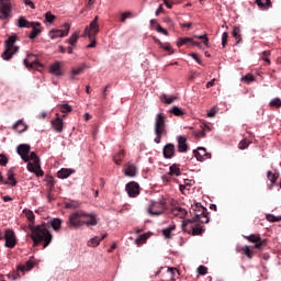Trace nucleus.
I'll use <instances>...</instances> for the list:
<instances>
[{
  "mask_svg": "<svg viewBox=\"0 0 281 281\" xmlns=\"http://www.w3.org/2000/svg\"><path fill=\"white\" fill-rule=\"evenodd\" d=\"M32 146L27 144H20L16 147V153L20 155L22 161H24L26 165V168L29 172H33L36 175V177H43L45 172L43 169H41V158H38V155H36L35 151H31Z\"/></svg>",
  "mask_w": 281,
  "mask_h": 281,
  "instance_id": "nucleus-1",
  "label": "nucleus"
},
{
  "mask_svg": "<svg viewBox=\"0 0 281 281\" xmlns=\"http://www.w3.org/2000/svg\"><path fill=\"white\" fill-rule=\"evenodd\" d=\"M29 228L31 231V238L33 240L34 247H38V245H41V243H43L44 249L46 247H49L54 236L52 235L49 229H47V224L44 223V224L36 225V226L29 225Z\"/></svg>",
  "mask_w": 281,
  "mask_h": 281,
  "instance_id": "nucleus-2",
  "label": "nucleus"
},
{
  "mask_svg": "<svg viewBox=\"0 0 281 281\" xmlns=\"http://www.w3.org/2000/svg\"><path fill=\"white\" fill-rule=\"evenodd\" d=\"M68 227H82V225H87V227L98 225V217L95 214H88L85 211H76L75 213L70 214L68 222Z\"/></svg>",
  "mask_w": 281,
  "mask_h": 281,
  "instance_id": "nucleus-3",
  "label": "nucleus"
},
{
  "mask_svg": "<svg viewBox=\"0 0 281 281\" xmlns=\"http://www.w3.org/2000/svg\"><path fill=\"white\" fill-rule=\"evenodd\" d=\"M98 19L99 18L95 16L93 21L88 26H86L81 35L82 38H89V41L91 42L87 45V49H91L97 45L95 36H98V34L100 33V25L98 24Z\"/></svg>",
  "mask_w": 281,
  "mask_h": 281,
  "instance_id": "nucleus-4",
  "label": "nucleus"
},
{
  "mask_svg": "<svg viewBox=\"0 0 281 281\" xmlns=\"http://www.w3.org/2000/svg\"><path fill=\"white\" fill-rule=\"evenodd\" d=\"M166 114L158 113L155 117L154 133L156 135L154 142L156 144H161V137L168 135V130L166 128Z\"/></svg>",
  "mask_w": 281,
  "mask_h": 281,
  "instance_id": "nucleus-5",
  "label": "nucleus"
},
{
  "mask_svg": "<svg viewBox=\"0 0 281 281\" xmlns=\"http://www.w3.org/2000/svg\"><path fill=\"white\" fill-rule=\"evenodd\" d=\"M190 214L194 216L193 221L200 223V225H205V223H210V216H207V209L203 207L201 203H195L194 205H192Z\"/></svg>",
  "mask_w": 281,
  "mask_h": 281,
  "instance_id": "nucleus-6",
  "label": "nucleus"
},
{
  "mask_svg": "<svg viewBox=\"0 0 281 281\" xmlns=\"http://www.w3.org/2000/svg\"><path fill=\"white\" fill-rule=\"evenodd\" d=\"M182 231L192 236H201L205 232V226L192 218L182 222Z\"/></svg>",
  "mask_w": 281,
  "mask_h": 281,
  "instance_id": "nucleus-7",
  "label": "nucleus"
},
{
  "mask_svg": "<svg viewBox=\"0 0 281 281\" xmlns=\"http://www.w3.org/2000/svg\"><path fill=\"white\" fill-rule=\"evenodd\" d=\"M36 262H34V257H31V260H27L25 265H19L16 272L12 274H8L9 280H20L25 276V271H32L33 267H35Z\"/></svg>",
  "mask_w": 281,
  "mask_h": 281,
  "instance_id": "nucleus-8",
  "label": "nucleus"
},
{
  "mask_svg": "<svg viewBox=\"0 0 281 281\" xmlns=\"http://www.w3.org/2000/svg\"><path fill=\"white\" fill-rule=\"evenodd\" d=\"M15 43H16V35H11L8 37V40L5 41V49L2 53L3 60H10L12 56H14L16 52H19V47L14 46Z\"/></svg>",
  "mask_w": 281,
  "mask_h": 281,
  "instance_id": "nucleus-9",
  "label": "nucleus"
},
{
  "mask_svg": "<svg viewBox=\"0 0 281 281\" xmlns=\"http://www.w3.org/2000/svg\"><path fill=\"white\" fill-rule=\"evenodd\" d=\"M166 212V200L151 201L147 207L149 216H161Z\"/></svg>",
  "mask_w": 281,
  "mask_h": 281,
  "instance_id": "nucleus-10",
  "label": "nucleus"
},
{
  "mask_svg": "<svg viewBox=\"0 0 281 281\" xmlns=\"http://www.w3.org/2000/svg\"><path fill=\"white\" fill-rule=\"evenodd\" d=\"M23 63L25 67H27V69H36L37 71H41V69H43V64L38 61V57H36V55L34 54L27 55Z\"/></svg>",
  "mask_w": 281,
  "mask_h": 281,
  "instance_id": "nucleus-11",
  "label": "nucleus"
},
{
  "mask_svg": "<svg viewBox=\"0 0 281 281\" xmlns=\"http://www.w3.org/2000/svg\"><path fill=\"white\" fill-rule=\"evenodd\" d=\"M248 243H255L252 249H262L267 247V239H262L259 234H251L249 236H244Z\"/></svg>",
  "mask_w": 281,
  "mask_h": 281,
  "instance_id": "nucleus-12",
  "label": "nucleus"
},
{
  "mask_svg": "<svg viewBox=\"0 0 281 281\" xmlns=\"http://www.w3.org/2000/svg\"><path fill=\"white\" fill-rule=\"evenodd\" d=\"M65 30H53L49 32V37L54 41L55 38H65V36L69 35V30H71V24L65 23Z\"/></svg>",
  "mask_w": 281,
  "mask_h": 281,
  "instance_id": "nucleus-13",
  "label": "nucleus"
},
{
  "mask_svg": "<svg viewBox=\"0 0 281 281\" xmlns=\"http://www.w3.org/2000/svg\"><path fill=\"white\" fill-rule=\"evenodd\" d=\"M5 247L9 249H14L16 247V236L12 229H7L4 232Z\"/></svg>",
  "mask_w": 281,
  "mask_h": 281,
  "instance_id": "nucleus-14",
  "label": "nucleus"
},
{
  "mask_svg": "<svg viewBox=\"0 0 281 281\" xmlns=\"http://www.w3.org/2000/svg\"><path fill=\"white\" fill-rule=\"evenodd\" d=\"M193 155L198 161H205V159H212V154L207 153V149L204 147H198L193 150Z\"/></svg>",
  "mask_w": 281,
  "mask_h": 281,
  "instance_id": "nucleus-15",
  "label": "nucleus"
},
{
  "mask_svg": "<svg viewBox=\"0 0 281 281\" xmlns=\"http://www.w3.org/2000/svg\"><path fill=\"white\" fill-rule=\"evenodd\" d=\"M125 190H126L128 196L134 199L135 196L139 195V183H137L135 181L128 182L125 186Z\"/></svg>",
  "mask_w": 281,
  "mask_h": 281,
  "instance_id": "nucleus-16",
  "label": "nucleus"
},
{
  "mask_svg": "<svg viewBox=\"0 0 281 281\" xmlns=\"http://www.w3.org/2000/svg\"><path fill=\"white\" fill-rule=\"evenodd\" d=\"M10 1L8 0H0V19H8L10 16V10H11Z\"/></svg>",
  "mask_w": 281,
  "mask_h": 281,
  "instance_id": "nucleus-17",
  "label": "nucleus"
},
{
  "mask_svg": "<svg viewBox=\"0 0 281 281\" xmlns=\"http://www.w3.org/2000/svg\"><path fill=\"white\" fill-rule=\"evenodd\" d=\"M50 124L55 133H63L65 122L63 121V119H60L58 114H56V119L52 120Z\"/></svg>",
  "mask_w": 281,
  "mask_h": 281,
  "instance_id": "nucleus-18",
  "label": "nucleus"
},
{
  "mask_svg": "<svg viewBox=\"0 0 281 281\" xmlns=\"http://www.w3.org/2000/svg\"><path fill=\"white\" fill-rule=\"evenodd\" d=\"M177 142L179 153H188V150H190V146H188V138L186 136H178Z\"/></svg>",
  "mask_w": 281,
  "mask_h": 281,
  "instance_id": "nucleus-19",
  "label": "nucleus"
},
{
  "mask_svg": "<svg viewBox=\"0 0 281 281\" xmlns=\"http://www.w3.org/2000/svg\"><path fill=\"white\" fill-rule=\"evenodd\" d=\"M165 159H172L175 157V144L169 143L162 149Z\"/></svg>",
  "mask_w": 281,
  "mask_h": 281,
  "instance_id": "nucleus-20",
  "label": "nucleus"
},
{
  "mask_svg": "<svg viewBox=\"0 0 281 281\" xmlns=\"http://www.w3.org/2000/svg\"><path fill=\"white\" fill-rule=\"evenodd\" d=\"M31 27H32V31H31V34L29 35V38L31 41H34V38H36L41 34V32H43V29L41 27L40 22H33V25Z\"/></svg>",
  "mask_w": 281,
  "mask_h": 281,
  "instance_id": "nucleus-21",
  "label": "nucleus"
},
{
  "mask_svg": "<svg viewBox=\"0 0 281 281\" xmlns=\"http://www.w3.org/2000/svg\"><path fill=\"white\" fill-rule=\"evenodd\" d=\"M8 181L3 182V186H11L14 188L16 186V179L14 178V168H10L7 172Z\"/></svg>",
  "mask_w": 281,
  "mask_h": 281,
  "instance_id": "nucleus-22",
  "label": "nucleus"
},
{
  "mask_svg": "<svg viewBox=\"0 0 281 281\" xmlns=\"http://www.w3.org/2000/svg\"><path fill=\"white\" fill-rule=\"evenodd\" d=\"M188 43H192V45H195V47H203V44L201 42H194L192 37H181L178 41V47H181L182 45H186Z\"/></svg>",
  "mask_w": 281,
  "mask_h": 281,
  "instance_id": "nucleus-23",
  "label": "nucleus"
},
{
  "mask_svg": "<svg viewBox=\"0 0 281 281\" xmlns=\"http://www.w3.org/2000/svg\"><path fill=\"white\" fill-rule=\"evenodd\" d=\"M236 251L237 254H244V256H246L249 260L254 258V250H251L249 246L238 247Z\"/></svg>",
  "mask_w": 281,
  "mask_h": 281,
  "instance_id": "nucleus-24",
  "label": "nucleus"
},
{
  "mask_svg": "<svg viewBox=\"0 0 281 281\" xmlns=\"http://www.w3.org/2000/svg\"><path fill=\"white\" fill-rule=\"evenodd\" d=\"M125 177H135L137 175V167L131 162L125 166Z\"/></svg>",
  "mask_w": 281,
  "mask_h": 281,
  "instance_id": "nucleus-25",
  "label": "nucleus"
},
{
  "mask_svg": "<svg viewBox=\"0 0 281 281\" xmlns=\"http://www.w3.org/2000/svg\"><path fill=\"white\" fill-rule=\"evenodd\" d=\"M13 131H16L18 133H25V131H27V124H25L23 119H21L13 125Z\"/></svg>",
  "mask_w": 281,
  "mask_h": 281,
  "instance_id": "nucleus-26",
  "label": "nucleus"
},
{
  "mask_svg": "<svg viewBox=\"0 0 281 281\" xmlns=\"http://www.w3.org/2000/svg\"><path fill=\"white\" fill-rule=\"evenodd\" d=\"M255 3L260 10H269L273 7L271 0H255Z\"/></svg>",
  "mask_w": 281,
  "mask_h": 281,
  "instance_id": "nucleus-27",
  "label": "nucleus"
},
{
  "mask_svg": "<svg viewBox=\"0 0 281 281\" xmlns=\"http://www.w3.org/2000/svg\"><path fill=\"white\" fill-rule=\"evenodd\" d=\"M49 72L53 74V76H63L60 61H56L55 64L50 65Z\"/></svg>",
  "mask_w": 281,
  "mask_h": 281,
  "instance_id": "nucleus-28",
  "label": "nucleus"
},
{
  "mask_svg": "<svg viewBox=\"0 0 281 281\" xmlns=\"http://www.w3.org/2000/svg\"><path fill=\"white\" fill-rule=\"evenodd\" d=\"M104 238H106V234L99 236H95L93 238H91L88 241V247H98V245H100V243H102V240H104Z\"/></svg>",
  "mask_w": 281,
  "mask_h": 281,
  "instance_id": "nucleus-29",
  "label": "nucleus"
},
{
  "mask_svg": "<svg viewBox=\"0 0 281 281\" xmlns=\"http://www.w3.org/2000/svg\"><path fill=\"white\" fill-rule=\"evenodd\" d=\"M71 175H74V169L61 168L57 172L58 179H67V178L71 177Z\"/></svg>",
  "mask_w": 281,
  "mask_h": 281,
  "instance_id": "nucleus-30",
  "label": "nucleus"
},
{
  "mask_svg": "<svg viewBox=\"0 0 281 281\" xmlns=\"http://www.w3.org/2000/svg\"><path fill=\"white\" fill-rule=\"evenodd\" d=\"M32 25H34V22H30L27 21L24 16H20L18 19V27H32Z\"/></svg>",
  "mask_w": 281,
  "mask_h": 281,
  "instance_id": "nucleus-31",
  "label": "nucleus"
},
{
  "mask_svg": "<svg viewBox=\"0 0 281 281\" xmlns=\"http://www.w3.org/2000/svg\"><path fill=\"white\" fill-rule=\"evenodd\" d=\"M173 216H177L178 218H186L188 216V211H186L182 207H176L172 210Z\"/></svg>",
  "mask_w": 281,
  "mask_h": 281,
  "instance_id": "nucleus-32",
  "label": "nucleus"
},
{
  "mask_svg": "<svg viewBox=\"0 0 281 281\" xmlns=\"http://www.w3.org/2000/svg\"><path fill=\"white\" fill-rule=\"evenodd\" d=\"M175 229H177V226H175V225H171V226H169V227H167V228H164V229L161 231L162 236H164L165 238H167V239L172 238V232H175Z\"/></svg>",
  "mask_w": 281,
  "mask_h": 281,
  "instance_id": "nucleus-33",
  "label": "nucleus"
},
{
  "mask_svg": "<svg viewBox=\"0 0 281 281\" xmlns=\"http://www.w3.org/2000/svg\"><path fill=\"white\" fill-rule=\"evenodd\" d=\"M126 157V153L124 151V149L120 150L114 157L113 160L115 162L116 166H120V164H122V161L124 160V158Z\"/></svg>",
  "mask_w": 281,
  "mask_h": 281,
  "instance_id": "nucleus-34",
  "label": "nucleus"
},
{
  "mask_svg": "<svg viewBox=\"0 0 281 281\" xmlns=\"http://www.w3.org/2000/svg\"><path fill=\"white\" fill-rule=\"evenodd\" d=\"M169 175L171 177H181V169L178 165H172L169 167Z\"/></svg>",
  "mask_w": 281,
  "mask_h": 281,
  "instance_id": "nucleus-35",
  "label": "nucleus"
},
{
  "mask_svg": "<svg viewBox=\"0 0 281 281\" xmlns=\"http://www.w3.org/2000/svg\"><path fill=\"white\" fill-rule=\"evenodd\" d=\"M49 225H50V227H53V229L55 232H58V229H60V226L63 225V220L53 218V220H50Z\"/></svg>",
  "mask_w": 281,
  "mask_h": 281,
  "instance_id": "nucleus-36",
  "label": "nucleus"
},
{
  "mask_svg": "<svg viewBox=\"0 0 281 281\" xmlns=\"http://www.w3.org/2000/svg\"><path fill=\"white\" fill-rule=\"evenodd\" d=\"M232 35L237 40L235 45H240V41H243V37L240 36V27L234 26Z\"/></svg>",
  "mask_w": 281,
  "mask_h": 281,
  "instance_id": "nucleus-37",
  "label": "nucleus"
},
{
  "mask_svg": "<svg viewBox=\"0 0 281 281\" xmlns=\"http://www.w3.org/2000/svg\"><path fill=\"white\" fill-rule=\"evenodd\" d=\"M160 100L165 104H172V102H175V100H177V97H175V95L168 97L167 94H161Z\"/></svg>",
  "mask_w": 281,
  "mask_h": 281,
  "instance_id": "nucleus-38",
  "label": "nucleus"
},
{
  "mask_svg": "<svg viewBox=\"0 0 281 281\" xmlns=\"http://www.w3.org/2000/svg\"><path fill=\"white\" fill-rule=\"evenodd\" d=\"M79 38L80 36L78 35V33H74L68 40H66V43L71 45V47H76V43H78Z\"/></svg>",
  "mask_w": 281,
  "mask_h": 281,
  "instance_id": "nucleus-39",
  "label": "nucleus"
},
{
  "mask_svg": "<svg viewBox=\"0 0 281 281\" xmlns=\"http://www.w3.org/2000/svg\"><path fill=\"white\" fill-rule=\"evenodd\" d=\"M170 113H172L173 115H176V117H181L183 115H186V111H183L181 108L179 106H173L170 110Z\"/></svg>",
  "mask_w": 281,
  "mask_h": 281,
  "instance_id": "nucleus-40",
  "label": "nucleus"
},
{
  "mask_svg": "<svg viewBox=\"0 0 281 281\" xmlns=\"http://www.w3.org/2000/svg\"><path fill=\"white\" fill-rule=\"evenodd\" d=\"M23 212H24V214H25L27 221L31 222L30 225H34V221H35V218H36L35 215H34V212H32V211H30V210H24Z\"/></svg>",
  "mask_w": 281,
  "mask_h": 281,
  "instance_id": "nucleus-41",
  "label": "nucleus"
},
{
  "mask_svg": "<svg viewBox=\"0 0 281 281\" xmlns=\"http://www.w3.org/2000/svg\"><path fill=\"white\" fill-rule=\"evenodd\" d=\"M85 69H87V64H81L77 68H72L71 71L77 76H80V74H85Z\"/></svg>",
  "mask_w": 281,
  "mask_h": 281,
  "instance_id": "nucleus-42",
  "label": "nucleus"
},
{
  "mask_svg": "<svg viewBox=\"0 0 281 281\" xmlns=\"http://www.w3.org/2000/svg\"><path fill=\"white\" fill-rule=\"evenodd\" d=\"M249 144H251V142L249 139H247V138H244L238 144L239 150H245L246 148H249Z\"/></svg>",
  "mask_w": 281,
  "mask_h": 281,
  "instance_id": "nucleus-43",
  "label": "nucleus"
},
{
  "mask_svg": "<svg viewBox=\"0 0 281 281\" xmlns=\"http://www.w3.org/2000/svg\"><path fill=\"white\" fill-rule=\"evenodd\" d=\"M65 207L67 210H76V207H80V203L77 201L66 202Z\"/></svg>",
  "mask_w": 281,
  "mask_h": 281,
  "instance_id": "nucleus-44",
  "label": "nucleus"
},
{
  "mask_svg": "<svg viewBox=\"0 0 281 281\" xmlns=\"http://www.w3.org/2000/svg\"><path fill=\"white\" fill-rule=\"evenodd\" d=\"M59 111H60L61 113H71L72 108H71V105H69V104L64 103V104L59 105Z\"/></svg>",
  "mask_w": 281,
  "mask_h": 281,
  "instance_id": "nucleus-45",
  "label": "nucleus"
},
{
  "mask_svg": "<svg viewBox=\"0 0 281 281\" xmlns=\"http://www.w3.org/2000/svg\"><path fill=\"white\" fill-rule=\"evenodd\" d=\"M132 18H133V12H131V11L123 12L121 14L120 21H121V23H126V19H132Z\"/></svg>",
  "mask_w": 281,
  "mask_h": 281,
  "instance_id": "nucleus-46",
  "label": "nucleus"
},
{
  "mask_svg": "<svg viewBox=\"0 0 281 281\" xmlns=\"http://www.w3.org/2000/svg\"><path fill=\"white\" fill-rule=\"evenodd\" d=\"M267 221H269L270 223H280L281 221V216H276L273 214H268L266 216Z\"/></svg>",
  "mask_w": 281,
  "mask_h": 281,
  "instance_id": "nucleus-47",
  "label": "nucleus"
},
{
  "mask_svg": "<svg viewBox=\"0 0 281 281\" xmlns=\"http://www.w3.org/2000/svg\"><path fill=\"white\" fill-rule=\"evenodd\" d=\"M194 38H199L200 41H203V45L207 47L210 45V38H207V35H195Z\"/></svg>",
  "mask_w": 281,
  "mask_h": 281,
  "instance_id": "nucleus-48",
  "label": "nucleus"
},
{
  "mask_svg": "<svg viewBox=\"0 0 281 281\" xmlns=\"http://www.w3.org/2000/svg\"><path fill=\"white\" fill-rule=\"evenodd\" d=\"M270 106H274L276 109H280L281 106V99L280 98H274L270 101Z\"/></svg>",
  "mask_w": 281,
  "mask_h": 281,
  "instance_id": "nucleus-49",
  "label": "nucleus"
},
{
  "mask_svg": "<svg viewBox=\"0 0 281 281\" xmlns=\"http://www.w3.org/2000/svg\"><path fill=\"white\" fill-rule=\"evenodd\" d=\"M45 19L47 23H54V21H56V15L52 14V12L48 11L45 13Z\"/></svg>",
  "mask_w": 281,
  "mask_h": 281,
  "instance_id": "nucleus-50",
  "label": "nucleus"
},
{
  "mask_svg": "<svg viewBox=\"0 0 281 281\" xmlns=\"http://www.w3.org/2000/svg\"><path fill=\"white\" fill-rule=\"evenodd\" d=\"M267 177L271 183H276L278 181V175L273 173L272 171H268Z\"/></svg>",
  "mask_w": 281,
  "mask_h": 281,
  "instance_id": "nucleus-51",
  "label": "nucleus"
},
{
  "mask_svg": "<svg viewBox=\"0 0 281 281\" xmlns=\"http://www.w3.org/2000/svg\"><path fill=\"white\" fill-rule=\"evenodd\" d=\"M47 186L49 188V192L54 191V187L56 186V181H54V177H49L47 180Z\"/></svg>",
  "mask_w": 281,
  "mask_h": 281,
  "instance_id": "nucleus-52",
  "label": "nucleus"
},
{
  "mask_svg": "<svg viewBox=\"0 0 281 281\" xmlns=\"http://www.w3.org/2000/svg\"><path fill=\"white\" fill-rule=\"evenodd\" d=\"M168 273L171 280H175V276L179 274V270L177 268H168Z\"/></svg>",
  "mask_w": 281,
  "mask_h": 281,
  "instance_id": "nucleus-53",
  "label": "nucleus"
},
{
  "mask_svg": "<svg viewBox=\"0 0 281 281\" xmlns=\"http://www.w3.org/2000/svg\"><path fill=\"white\" fill-rule=\"evenodd\" d=\"M269 56H271V50H265L262 52V58L266 63L270 64L271 60L269 59Z\"/></svg>",
  "mask_w": 281,
  "mask_h": 281,
  "instance_id": "nucleus-54",
  "label": "nucleus"
},
{
  "mask_svg": "<svg viewBox=\"0 0 281 281\" xmlns=\"http://www.w3.org/2000/svg\"><path fill=\"white\" fill-rule=\"evenodd\" d=\"M228 38H229V34L227 32H224L222 35V46L223 47H226Z\"/></svg>",
  "mask_w": 281,
  "mask_h": 281,
  "instance_id": "nucleus-55",
  "label": "nucleus"
},
{
  "mask_svg": "<svg viewBox=\"0 0 281 281\" xmlns=\"http://www.w3.org/2000/svg\"><path fill=\"white\" fill-rule=\"evenodd\" d=\"M156 31L159 33V34H164L165 36H168V31L166 29H164L161 25L157 24L156 26Z\"/></svg>",
  "mask_w": 281,
  "mask_h": 281,
  "instance_id": "nucleus-56",
  "label": "nucleus"
},
{
  "mask_svg": "<svg viewBox=\"0 0 281 281\" xmlns=\"http://www.w3.org/2000/svg\"><path fill=\"white\" fill-rule=\"evenodd\" d=\"M198 273H199L200 276H205V274L207 273V268H206L205 266H200V267L198 268Z\"/></svg>",
  "mask_w": 281,
  "mask_h": 281,
  "instance_id": "nucleus-57",
  "label": "nucleus"
},
{
  "mask_svg": "<svg viewBox=\"0 0 281 281\" xmlns=\"http://www.w3.org/2000/svg\"><path fill=\"white\" fill-rule=\"evenodd\" d=\"M161 49H165V52H172V46L170 45V43H165L161 44Z\"/></svg>",
  "mask_w": 281,
  "mask_h": 281,
  "instance_id": "nucleus-58",
  "label": "nucleus"
},
{
  "mask_svg": "<svg viewBox=\"0 0 281 281\" xmlns=\"http://www.w3.org/2000/svg\"><path fill=\"white\" fill-rule=\"evenodd\" d=\"M0 166H8V157L0 155Z\"/></svg>",
  "mask_w": 281,
  "mask_h": 281,
  "instance_id": "nucleus-59",
  "label": "nucleus"
},
{
  "mask_svg": "<svg viewBox=\"0 0 281 281\" xmlns=\"http://www.w3.org/2000/svg\"><path fill=\"white\" fill-rule=\"evenodd\" d=\"M245 82H254V75L248 74L244 77Z\"/></svg>",
  "mask_w": 281,
  "mask_h": 281,
  "instance_id": "nucleus-60",
  "label": "nucleus"
},
{
  "mask_svg": "<svg viewBox=\"0 0 281 281\" xmlns=\"http://www.w3.org/2000/svg\"><path fill=\"white\" fill-rule=\"evenodd\" d=\"M24 3L26 5H30L32 10H36V5H34V2H32V0H24Z\"/></svg>",
  "mask_w": 281,
  "mask_h": 281,
  "instance_id": "nucleus-61",
  "label": "nucleus"
},
{
  "mask_svg": "<svg viewBox=\"0 0 281 281\" xmlns=\"http://www.w3.org/2000/svg\"><path fill=\"white\" fill-rule=\"evenodd\" d=\"M190 56L193 60H196V63L201 64V58L199 57V54L193 53Z\"/></svg>",
  "mask_w": 281,
  "mask_h": 281,
  "instance_id": "nucleus-62",
  "label": "nucleus"
},
{
  "mask_svg": "<svg viewBox=\"0 0 281 281\" xmlns=\"http://www.w3.org/2000/svg\"><path fill=\"white\" fill-rule=\"evenodd\" d=\"M109 89H111V83H108L105 86V88L103 89V99L106 100V91H109Z\"/></svg>",
  "mask_w": 281,
  "mask_h": 281,
  "instance_id": "nucleus-63",
  "label": "nucleus"
},
{
  "mask_svg": "<svg viewBox=\"0 0 281 281\" xmlns=\"http://www.w3.org/2000/svg\"><path fill=\"white\" fill-rule=\"evenodd\" d=\"M214 115H216V109H212V110L207 113V117H214Z\"/></svg>",
  "mask_w": 281,
  "mask_h": 281,
  "instance_id": "nucleus-64",
  "label": "nucleus"
}]
</instances>
